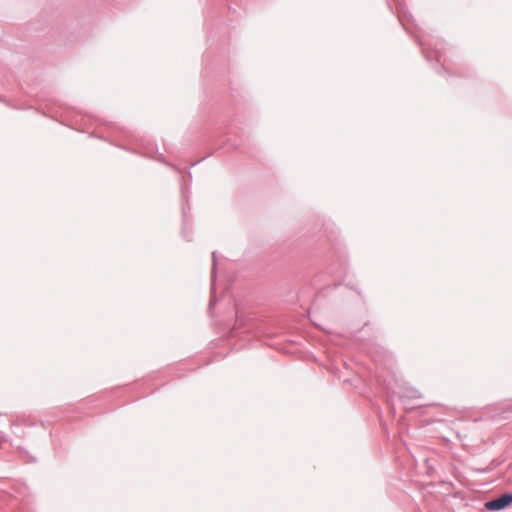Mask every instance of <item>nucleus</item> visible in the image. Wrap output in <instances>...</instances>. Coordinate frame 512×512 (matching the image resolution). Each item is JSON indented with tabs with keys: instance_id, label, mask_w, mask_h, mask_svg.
I'll return each mask as SVG.
<instances>
[{
	"instance_id": "obj_1",
	"label": "nucleus",
	"mask_w": 512,
	"mask_h": 512,
	"mask_svg": "<svg viewBox=\"0 0 512 512\" xmlns=\"http://www.w3.org/2000/svg\"><path fill=\"white\" fill-rule=\"evenodd\" d=\"M417 41L428 61L435 60L438 63H442V66L445 67V58L442 53V49L445 46L443 40L437 39L435 43H430L423 39H417Z\"/></svg>"
},
{
	"instance_id": "obj_2",
	"label": "nucleus",
	"mask_w": 512,
	"mask_h": 512,
	"mask_svg": "<svg viewBox=\"0 0 512 512\" xmlns=\"http://www.w3.org/2000/svg\"><path fill=\"white\" fill-rule=\"evenodd\" d=\"M395 6V13L402 27L408 30V25L414 22L412 14L408 11L406 4L403 0H393Z\"/></svg>"
},
{
	"instance_id": "obj_3",
	"label": "nucleus",
	"mask_w": 512,
	"mask_h": 512,
	"mask_svg": "<svg viewBox=\"0 0 512 512\" xmlns=\"http://www.w3.org/2000/svg\"><path fill=\"white\" fill-rule=\"evenodd\" d=\"M512 504V493H504L499 497L491 499L485 503V508L489 511H500Z\"/></svg>"
},
{
	"instance_id": "obj_4",
	"label": "nucleus",
	"mask_w": 512,
	"mask_h": 512,
	"mask_svg": "<svg viewBox=\"0 0 512 512\" xmlns=\"http://www.w3.org/2000/svg\"><path fill=\"white\" fill-rule=\"evenodd\" d=\"M216 272H217V258H216V252L214 251L212 253V271H211V298L209 301L208 311L209 314H212V311L214 309V306L216 305V298L214 296L215 289H216Z\"/></svg>"
},
{
	"instance_id": "obj_5",
	"label": "nucleus",
	"mask_w": 512,
	"mask_h": 512,
	"mask_svg": "<svg viewBox=\"0 0 512 512\" xmlns=\"http://www.w3.org/2000/svg\"><path fill=\"white\" fill-rule=\"evenodd\" d=\"M392 393L400 399H417L421 396L419 391L413 387H403L399 391L393 390Z\"/></svg>"
},
{
	"instance_id": "obj_6",
	"label": "nucleus",
	"mask_w": 512,
	"mask_h": 512,
	"mask_svg": "<svg viewBox=\"0 0 512 512\" xmlns=\"http://www.w3.org/2000/svg\"><path fill=\"white\" fill-rule=\"evenodd\" d=\"M181 193H182L183 200L188 197V195H187V188L184 185H182V187H181Z\"/></svg>"
},
{
	"instance_id": "obj_7",
	"label": "nucleus",
	"mask_w": 512,
	"mask_h": 512,
	"mask_svg": "<svg viewBox=\"0 0 512 512\" xmlns=\"http://www.w3.org/2000/svg\"><path fill=\"white\" fill-rule=\"evenodd\" d=\"M182 212H183V215L185 216V214H186V209H185V206H184V205L182 206Z\"/></svg>"
},
{
	"instance_id": "obj_8",
	"label": "nucleus",
	"mask_w": 512,
	"mask_h": 512,
	"mask_svg": "<svg viewBox=\"0 0 512 512\" xmlns=\"http://www.w3.org/2000/svg\"><path fill=\"white\" fill-rule=\"evenodd\" d=\"M388 7L390 8V10H393V7L391 4H388Z\"/></svg>"
},
{
	"instance_id": "obj_9",
	"label": "nucleus",
	"mask_w": 512,
	"mask_h": 512,
	"mask_svg": "<svg viewBox=\"0 0 512 512\" xmlns=\"http://www.w3.org/2000/svg\"><path fill=\"white\" fill-rule=\"evenodd\" d=\"M388 7L390 8V10H393V7L391 4H388Z\"/></svg>"
},
{
	"instance_id": "obj_10",
	"label": "nucleus",
	"mask_w": 512,
	"mask_h": 512,
	"mask_svg": "<svg viewBox=\"0 0 512 512\" xmlns=\"http://www.w3.org/2000/svg\"><path fill=\"white\" fill-rule=\"evenodd\" d=\"M388 7L390 8V10H393V7L391 4H388Z\"/></svg>"
}]
</instances>
